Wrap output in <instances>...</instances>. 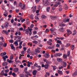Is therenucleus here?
I'll return each mask as SVG.
<instances>
[{"label":"nucleus","instance_id":"nucleus-1","mask_svg":"<svg viewBox=\"0 0 77 77\" xmlns=\"http://www.w3.org/2000/svg\"><path fill=\"white\" fill-rule=\"evenodd\" d=\"M50 5V3L49 2H48V1L46 0L45 1V3L44 4V5L45 6V7H47L48 6V5Z\"/></svg>","mask_w":77,"mask_h":77},{"label":"nucleus","instance_id":"nucleus-2","mask_svg":"<svg viewBox=\"0 0 77 77\" xmlns=\"http://www.w3.org/2000/svg\"><path fill=\"white\" fill-rule=\"evenodd\" d=\"M62 53H57L54 54V57H57V56L60 57V56H62Z\"/></svg>","mask_w":77,"mask_h":77},{"label":"nucleus","instance_id":"nucleus-3","mask_svg":"<svg viewBox=\"0 0 77 77\" xmlns=\"http://www.w3.org/2000/svg\"><path fill=\"white\" fill-rule=\"evenodd\" d=\"M57 60L59 63H62L63 62V60L61 58H57Z\"/></svg>","mask_w":77,"mask_h":77},{"label":"nucleus","instance_id":"nucleus-4","mask_svg":"<svg viewBox=\"0 0 77 77\" xmlns=\"http://www.w3.org/2000/svg\"><path fill=\"white\" fill-rule=\"evenodd\" d=\"M25 73L26 74H25V77H28L29 75V76H32V75L30 74L29 72L26 71L25 72Z\"/></svg>","mask_w":77,"mask_h":77},{"label":"nucleus","instance_id":"nucleus-5","mask_svg":"<svg viewBox=\"0 0 77 77\" xmlns=\"http://www.w3.org/2000/svg\"><path fill=\"white\" fill-rule=\"evenodd\" d=\"M65 30V29L63 27L59 29V31H60V32H64Z\"/></svg>","mask_w":77,"mask_h":77},{"label":"nucleus","instance_id":"nucleus-6","mask_svg":"<svg viewBox=\"0 0 77 77\" xmlns=\"http://www.w3.org/2000/svg\"><path fill=\"white\" fill-rule=\"evenodd\" d=\"M50 17L51 19V20H56L57 19V17L56 16H50Z\"/></svg>","mask_w":77,"mask_h":77},{"label":"nucleus","instance_id":"nucleus-7","mask_svg":"<svg viewBox=\"0 0 77 77\" xmlns=\"http://www.w3.org/2000/svg\"><path fill=\"white\" fill-rule=\"evenodd\" d=\"M63 67L66 68V66H67V63L65 61H63Z\"/></svg>","mask_w":77,"mask_h":77},{"label":"nucleus","instance_id":"nucleus-8","mask_svg":"<svg viewBox=\"0 0 77 77\" xmlns=\"http://www.w3.org/2000/svg\"><path fill=\"white\" fill-rule=\"evenodd\" d=\"M45 58H48L50 57V54L48 53H46L45 55Z\"/></svg>","mask_w":77,"mask_h":77},{"label":"nucleus","instance_id":"nucleus-9","mask_svg":"<svg viewBox=\"0 0 77 77\" xmlns=\"http://www.w3.org/2000/svg\"><path fill=\"white\" fill-rule=\"evenodd\" d=\"M13 71L15 72H18V71H19V69L17 68H15L14 69Z\"/></svg>","mask_w":77,"mask_h":77},{"label":"nucleus","instance_id":"nucleus-10","mask_svg":"<svg viewBox=\"0 0 77 77\" xmlns=\"http://www.w3.org/2000/svg\"><path fill=\"white\" fill-rule=\"evenodd\" d=\"M18 40H16L14 42V44H15V46H18Z\"/></svg>","mask_w":77,"mask_h":77},{"label":"nucleus","instance_id":"nucleus-11","mask_svg":"<svg viewBox=\"0 0 77 77\" xmlns=\"http://www.w3.org/2000/svg\"><path fill=\"white\" fill-rule=\"evenodd\" d=\"M37 73V70H33V72H32V74L34 75H35L36 73Z\"/></svg>","mask_w":77,"mask_h":77},{"label":"nucleus","instance_id":"nucleus-12","mask_svg":"<svg viewBox=\"0 0 77 77\" xmlns=\"http://www.w3.org/2000/svg\"><path fill=\"white\" fill-rule=\"evenodd\" d=\"M8 24V23H5L4 26L5 28H8V26H9Z\"/></svg>","mask_w":77,"mask_h":77},{"label":"nucleus","instance_id":"nucleus-13","mask_svg":"<svg viewBox=\"0 0 77 77\" xmlns=\"http://www.w3.org/2000/svg\"><path fill=\"white\" fill-rule=\"evenodd\" d=\"M47 17V16L45 15H42L41 16V18L42 19H45V18Z\"/></svg>","mask_w":77,"mask_h":77},{"label":"nucleus","instance_id":"nucleus-14","mask_svg":"<svg viewBox=\"0 0 77 77\" xmlns=\"http://www.w3.org/2000/svg\"><path fill=\"white\" fill-rule=\"evenodd\" d=\"M8 63L6 62H4L3 63L2 65L4 66H6V65H8Z\"/></svg>","mask_w":77,"mask_h":77},{"label":"nucleus","instance_id":"nucleus-15","mask_svg":"<svg viewBox=\"0 0 77 77\" xmlns=\"http://www.w3.org/2000/svg\"><path fill=\"white\" fill-rule=\"evenodd\" d=\"M56 30V29L55 28H53L52 29H50V31H51V32H53L54 31Z\"/></svg>","mask_w":77,"mask_h":77},{"label":"nucleus","instance_id":"nucleus-16","mask_svg":"<svg viewBox=\"0 0 77 77\" xmlns=\"http://www.w3.org/2000/svg\"><path fill=\"white\" fill-rule=\"evenodd\" d=\"M50 10V7H49L46 8V11L48 12H49Z\"/></svg>","mask_w":77,"mask_h":77},{"label":"nucleus","instance_id":"nucleus-17","mask_svg":"<svg viewBox=\"0 0 77 77\" xmlns=\"http://www.w3.org/2000/svg\"><path fill=\"white\" fill-rule=\"evenodd\" d=\"M57 43H58V44H60V45H62V42H61V41L58 40L57 41Z\"/></svg>","mask_w":77,"mask_h":77},{"label":"nucleus","instance_id":"nucleus-18","mask_svg":"<svg viewBox=\"0 0 77 77\" xmlns=\"http://www.w3.org/2000/svg\"><path fill=\"white\" fill-rule=\"evenodd\" d=\"M60 26H61L62 27H65L66 26V25L64 23H60Z\"/></svg>","mask_w":77,"mask_h":77},{"label":"nucleus","instance_id":"nucleus-19","mask_svg":"<svg viewBox=\"0 0 77 77\" xmlns=\"http://www.w3.org/2000/svg\"><path fill=\"white\" fill-rule=\"evenodd\" d=\"M65 10H67V9H68V6H67V5H66V4H65Z\"/></svg>","mask_w":77,"mask_h":77},{"label":"nucleus","instance_id":"nucleus-20","mask_svg":"<svg viewBox=\"0 0 77 77\" xmlns=\"http://www.w3.org/2000/svg\"><path fill=\"white\" fill-rule=\"evenodd\" d=\"M67 55L65 54H64L63 55V58L64 59H66V58L67 57Z\"/></svg>","mask_w":77,"mask_h":77},{"label":"nucleus","instance_id":"nucleus-21","mask_svg":"<svg viewBox=\"0 0 77 77\" xmlns=\"http://www.w3.org/2000/svg\"><path fill=\"white\" fill-rule=\"evenodd\" d=\"M52 67H53V70L54 71H55V70L57 69V67L55 66H53Z\"/></svg>","mask_w":77,"mask_h":77},{"label":"nucleus","instance_id":"nucleus-22","mask_svg":"<svg viewBox=\"0 0 77 77\" xmlns=\"http://www.w3.org/2000/svg\"><path fill=\"white\" fill-rule=\"evenodd\" d=\"M36 11V6H35V8L32 10V11L33 12H35Z\"/></svg>","mask_w":77,"mask_h":77},{"label":"nucleus","instance_id":"nucleus-23","mask_svg":"<svg viewBox=\"0 0 77 77\" xmlns=\"http://www.w3.org/2000/svg\"><path fill=\"white\" fill-rule=\"evenodd\" d=\"M57 71L59 74H60V75H62V71L58 70Z\"/></svg>","mask_w":77,"mask_h":77},{"label":"nucleus","instance_id":"nucleus-24","mask_svg":"<svg viewBox=\"0 0 77 77\" xmlns=\"http://www.w3.org/2000/svg\"><path fill=\"white\" fill-rule=\"evenodd\" d=\"M5 12L6 14H4V16H5V17H6L8 16V12H7V11H5Z\"/></svg>","mask_w":77,"mask_h":77},{"label":"nucleus","instance_id":"nucleus-25","mask_svg":"<svg viewBox=\"0 0 77 77\" xmlns=\"http://www.w3.org/2000/svg\"><path fill=\"white\" fill-rule=\"evenodd\" d=\"M48 49H54V46H50L48 47Z\"/></svg>","mask_w":77,"mask_h":77},{"label":"nucleus","instance_id":"nucleus-26","mask_svg":"<svg viewBox=\"0 0 77 77\" xmlns=\"http://www.w3.org/2000/svg\"><path fill=\"white\" fill-rule=\"evenodd\" d=\"M35 51L36 53H39L40 52V51H39V50L38 49H35Z\"/></svg>","mask_w":77,"mask_h":77},{"label":"nucleus","instance_id":"nucleus-27","mask_svg":"<svg viewBox=\"0 0 77 77\" xmlns=\"http://www.w3.org/2000/svg\"><path fill=\"white\" fill-rule=\"evenodd\" d=\"M12 74L13 76L14 77H17V74H15V72H13Z\"/></svg>","mask_w":77,"mask_h":77},{"label":"nucleus","instance_id":"nucleus-28","mask_svg":"<svg viewBox=\"0 0 77 77\" xmlns=\"http://www.w3.org/2000/svg\"><path fill=\"white\" fill-rule=\"evenodd\" d=\"M20 77H26V75H24V74H21L20 75Z\"/></svg>","mask_w":77,"mask_h":77},{"label":"nucleus","instance_id":"nucleus-29","mask_svg":"<svg viewBox=\"0 0 77 77\" xmlns=\"http://www.w3.org/2000/svg\"><path fill=\"white\" fill-rule=\"evenodd\" d=\"M3 32H4L5 33V34H6V35H8L9 34L8 33V32H7V31H5V30H3Z\"/></svg>","mask_w":77,"mask_h":77},{"label":"nucleus","instance_id":"nucleus-30","mask_svg":"<svg viewBox=\"0 0 77 77\" xmlns=\"http://www.w3.org/2000/svg\"><path fill=\"white\" fill-rule=\"evenodd\" d=\"M35 18L36 19V20H37V21H39V19L38 18V16H36L35 17Z\"/></svg>","mask_w":77,"mask_h":77},{"label":"nucleus","instance_id":"nucleus-31","mask_svg":"<svg viewBox=\"0 0 77 77\" xmlns=\"http://www.w3.org/2000/svg\"><path fill=\"white\" fill-rule=\"evenodd\" d=\"M21 7V8L22 9H25V5H22V6Z\"/></svg>","mask_w":77,"mask_h":77},{"label":"nucleus","instance_id":"nucleus-32","mask_svg":"<svg viewBox=\"0 0 77 77\" xmlns=\"http://www.w3.org/2000/svg\"><path fill=\"white\" fill-rule=\"evenodd\" d=\"M26 51H25L23 50L21 52V54H24L25 53H26Z\"/></svg>","mask_w":77,"mask_h":77},{"label":"nucleus","instance_id":"nucleus-33","mask_svg":"<svg viewBox=\"0 0 77 77\" xmlns=\"http://www.w3.org/2000/svg\"><path fill=\"white\" fill-rule=\"evenodd\" d=\"M77 74L75 72L72 74V76H73V77H76V76H77Z\"/></svg>","mask_w":77,"mask_h":77},{"label":"nucleus","instance_id":"nucleus-34","mask_svg":"<svg viewBox=\"0 0 77 77\" xmlns=\"http://www.w3.org/2000/svg\"><path fill=\"white\" fill-rule=\"evenodd\" d=\"M29 33V29H27L26 30V34H27V35H28Z\"/></svg>","mask_w":77,"mask_h":77},{"label":"nucleus","instance_id":"nucleus-35","mask_svg":"<svg viewBox=\"0 0 77 77\" xmlns=\"http://www.w3.org/2000/svg\"><path fill=\"white\" fill-rule=\"evenodd\" d=\"M48 66H49V65L48 64H46L45 66V69H48Z\"/></svg>","mask_w":77,"mask_h":77},{"label":"nucleus","instance_id":"nucleus-36","mask_svg":"<svg viewBox=\"0 0 77 77\" xmlns=\"http://www.w3.org/2000/svg\"><path fill=\"white\" fill-rule=\"evenodd\" d=\"M70 55V51H68L67 52V54L66 55L68 57H69V55Z\"/></svg>","mask_w":77,"mask_h":77},{"label":"nucleus","instance_id":"nucleus-37","mask_svg":"<svg viewBox=\"0 0 77 77\" xmlns=\"http://www.w3.org/2000/svg\"><path fill=\"white\" fill-rule=\"evenodd\" d=\"M32 42L33 44H38V41H32Z\"/></svg>","mask_w":77,"mask_h":77},{"label":"nucleus","instance_id":"nucleus-38","mask_svg":"<svg viewBox=\"0 0 77 77\" xmlns=\"http://www.w3.org/2000/svg\"><path fill=\"white\" fill-rule=\"evenodd\" d=\"M30 18L31 19V20H33L34 19L33 15L32 14H31L30 16Z\"/></svg>","mask_w":77,"mask_h":77},{"label":"nucleus","instance_id":"nucleus-39","mask_svg":"<svg viewBox=\"0 0 77 77\" xmlns=\"http://www.w3.org/2000/svg\"><path fill=\"white\" fill-rule=\"evenodd\" d=\"M51 33L52 35H54L55 36H56V32H51Z\"/></svg>","mask_w":77,"mask_h":77},{"label":"nucleus","instance_id":"nucleus-40","mask_svg":"<svg viewBox=\"0 0 77 77\" xmlns=\"http://www.w3.org/2000/svg\"><path fill=\"white\" fill-rule=\"evenodd\" d=\"M13 5L14 6H15L16 5H17V2L16 1H14Z\"/></svg>","mask_w":77,"mask_h":77},{"label":"nucleus","instance_id":"nucleus-41","mask_svg":"<svg viewBox=\"0 0 77 77\" xmlns=\"http://www.w3.org/2000/svg\"><path fill=\"white\" fill-rule=\"evenodd\" d=\"M76 33L77 32H76V30H74L73 31V35H76Z\"/></svg>","mask_w":77,"mask_h":77},{"label":"nucleus","instance_id":"nucleus-42","mask_svg":"<svg viewBox=\"0 0 77 77\" xmlns=\"http://www.w3.org/2000/svg\"><path fill=\"white\" fill-rule=\"evenodd\" d=\"M11 49H13L14 51H15V47H14L13 46L11 47Z\"/></svg>","mask_w":77,"mask_h":77},{"label":"nucleus","instance_id":"nucleus-43","mask_svg":"<svg viewBox=\"0 0 77 77\" xmlns=\"http://www.w3.org/2000/svg\"><path fill=\"white\" fill-rule=\"evenodd\" d=\"M58 68L59 69H62V68H63V66H61V67L60 66H59L58 67Z\"/></svg>","mask_w":77,"mask_h":77},{"label":"nucleus","instance_id":"nucleus-44","mask_svg":"<svg viewBox=\"0 0 77 77\" xmlns=\"http://www.w3.org/2000/svg\"><path fill=\"white\" fill-rule=\"evenodd\" d=\"M56 4H57V5H60V4H61V3L59 2H56Z\"/></svg>","mask_w":77,"mask_h":77},{"label":"nucleus","instance_id":"nucleus-45","mask_svg":"<svg viewBox=\"0 0 77 77\" xmlns=\"http://www.w3.org/2000/svg\"><path fill=\"white\" fill-rule=\"evenodd\" d=\"M28 30H29V32H32V30H33V29H29V27H28Z\"/></svg>","mask_w":77,"mask_h":77},{"label":"nucleus","instance_id":"nucleus-46","mask_svg":"<svg viewBox=\"0 0 77 77\" xmlns=\"http://www.w3.org/2000/svg\"><path fill=\"white\" fill-rule=\"evenodd\" d=\"M3 46L4 47H6V46H7V44L5 43L3 45Z\"/></svg>","mask_w":77,"mask_h":77},{"label":"nucleus","instance_id":"nucleus-47","mask_svg":"<svg viewBox=\"0 0 77 77\" xmlns=\"http://www.w3.org/2000/svg\"><path fill=\"white\" fill-rule=\"evenodd\" d=\"M9 70L8 69H7L5 71V73H7V72H9Z\"/></svg>","mask_w":77,"mask_h":77},{"label":"nucleus","instance_id":"nucleus-48","mask_svg":"<svg viewBox=\"0 0 77 77\" xmlns=\"http://www.w3.org/2000/svg\"><path fill=\"white\" fill-rule=\"evenodd\" d=\"M59 11H60V12H61L62 11V8H60L59 9Z\"/></svg>","mask_w":77,"mask_h":77},{"label":"nucleus","instance_id":"nucleus-49","mask_svg":"<svg viewBox=\"0 0 77 77\" xmlns=\"http://www.w3.org/2000/svg\"><path fill=\"white\" fill-rule=\"evenodd\" d=\"M33 33L34 35H36L37 33V32H36V31H35L33 32Z\"/></svg>","mask_w":77,"mask_h":77},{"label":"nucleus","instance_id":"nucleus-50","mask_svg":"<svg viewBox=\"0 0 77 77\" xmlns=\"http://www.w3.org/2000/svg\"><path fill=\"white\" fill-rule=\"evenodd\" d=\"M9 42L10 43H13L14 42V40L11 39L10 41Z\"/></svg>","mask_w":77,"mask_h":77},{"label":"nucleus","instance_id":"nucleus-51","mask_svg":"<svg viewBox=\"0 0 77 77\" xmlns=\"http://www.w3.org/2000/svg\"><path fill=\"white\" fill-rule=\"evenodd\" d=\"M67 32H68V33H69V32H70V33H71V30H70L69 29H67Z\"/></svg>","mask_w":77,"mask_h":77},{"label":"nucleus","instance_id":"nucleus-52","mask_svg":"<svg viewBox=\"0 0 77 77\" xmlns=\"http://www.w3.org/2000/svg\"><path fill=\"white\" fill-rule=\"evenodd\" d=\"M66 18H65L64 19H63V21L64 23H66Z\"/></svg>","mask_w":77,"mask_h":77},{"label":"nucleus","instance_id":"nucleus-53","mask_svg":"<svg viewBox=\"0 0 77 77\" xmlns=\"http://www.w3.org/2000/svg\"><path fill=\"white\" fill-rule=\"evenodd\" d=\"M23 5V4H22V3L21 2H20L19 3V6H20V7H21L22 6V5Z\"/></svg>","mask_w":77,"mask_h":77},{"label":"nucleus","instance_id":"nucleus-54","mask_svg":"<svg viewBox=\"0 0 77 77\" xmlns=\"http://www.w3.org/2000/svg\"><path fill=\"white\" fill-rule=\"evenodd\" d=\"M14 20L13 19H12L11 20V22L12 24V23H14Z\"/></svg>","mask_w":77,"mask_h":77},{"label":"nucleus","instance_id":"nucleus-55","mask_svg":"<svg viewBox=\"0 0 77 77\" xmlns=\"http://www.w3.org/2000/svg\"><path fill=\"white\" fill-rule=\"evenodd\" d=\"M34 26V25L33 24H32L31 26H30V28H33Z\"/></svg>","mask_w":77,"mask_h":77},{"label":"nucleus","instance_id":"nucleus-56","mask_svg":"<svg viewBox=\"0 0 77 77\" xmlns=\"http://www.w3.org/2000/svg\"><path fill=\"white\" fill-rule=\"evenodd\" d=\"M46 32L47 33L48 32H49V30H48V28H47L46 29V30H45Z\"/></svg>","mask_w":77,"mask_h":77},{"label":"nucleus","instance_id":"nucleus-57","mask_svg":"<svg viewBox=\"0 0 77 77\" xmlns=\"http://www.w3.org/2000/svg\"><path fill=\"white\" fill-rule=\"evenodd\" d=\"M39 1H40V0H35V2L36 3H38L39 2Z\"/></svg>","mask_w":77,"mask_h":77},{"label":"nucleus","instance_id":"nucleus-58","mask_svg":"<svg viewBox=\"0 0 77 77\" xmlns=\"http://www.w3.org/2000/svg\"><path fill=\"white\" fill-rule=\"evenodd\" d=\"M66 73L67 74H68L69 73V71H66Z\"/></svg>","mask_w":77,"mask_h":77},{"label":"nucleus","instance_id":"nucleus-59","mask_svg":"<svg viewBox=\"0 0 77 77\" xmlns=\"http://www.w3.org/2000/svg\"><path fill=\"white\" fill-rule=\"evenodd\" d=\"M14 59V57H13L11 56L10 57V59L12 60Z\"/></svg>","mask_w":77,"mask_h":77},{"label":"nucleus","instance_id":"nucleus-60","mask_svg":"<svg viewBox=\"0 0 77 77\" xmlns=\"http://www.w3.org/2000/svg\"><path fill=\"white\" fill-rule=\"evenodd\" d=\"M56 46L57 47H60V45L57 44L56 45Z\"/></svg>","mask_w":77,"mask_h":77},{"label":"nucleus","instance_id":"nucleus-61","mask_svg":"<svg viewBox=\"0 0 77 77\" xmlns=\"http://www.w3.org/2000/svg\"><path fill=\"white\" fill-rule=\"evenodd\" d=\"M28 63H29L30 65H32L33 63H32V62H30L29 61H28Z\"/></svg>","mask_w":77,"mask_h":77},{"label":"nucleus","instance_id":"nucleus-62","mask_svg":"<svg viewBox=\"0 0 77 77\" xmlns=\"http://www.w3.org/2000/svg\"><path fill=\"white\" fill-rule=\"evenodd\" d=\"M19 30H20V31H22V30H23V28L22 27L20 28L19 29Z\"/></svg>","mask_w":77,"mask_h":77},{"label":"nucleus","instance_id":"nucleus-63","mask_svg":"<svg viewBox=\"0 0 77 77\" xmlns=\"http://www.w3.org/2000/svg\"><path fill=\"white\" fill-rule=\"evenodd\" d=\"M40 70H41V67H40L39 68H38V69H37V71H40Z\"/></svg>","mask_w":77,"mask_h":77},{"label":"nucleus","instance_id":"nucleus-64","mask_svg":"<svg viewBox=\"0 0 77 77\" xmlns=\"http://www.w3.org/2000/svg\"><path fill=\"white\" fill-rule=\"evenodd\" d=\"M61 51H63V50H64V48H60Z\"/></svg>","mask_w":77,"mask_h":77}]
</instances>
